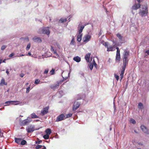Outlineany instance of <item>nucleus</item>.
I'll use <instances>...</instances> for the list:
<instances>
[{"mask_svg": "<svg viewBox=\"0 0 149 149\" xmlns=\"http://www.w3.org/2000/svg\"><path fill=\"white\" fill-rule=\"evenodd\" d=\"M141 5L140 3H136L132 6V9L133 10H137L140 7Z\"/></svg>", "mask_w": 149, "mask_h": 149, "instance_id": "obj_14", "label": "nucleus"}, {"mask_svg": "<svg viewBox=\"0 0 149 149\" xmlns=\"http://www.w3.org/2000/svg\"><path fill=\"white\" fill-rule=\"evenodd\" d=\"M53 53L55 54H56L57 56H58L59 55L57 53L56 50H55V51H54V52H53Z\"/></svg>", "mask_w": 149, "mask_h": 149, "instance_id": "obj_45", "label": "nucleus"}, {"mask_svg": "<svg viewBox=\"0 0 149 149\" xmlns=\"http://www.w3.org/2000/svg\"><path fill=\"white\" fill-rule=\"evenodd\" d=\"M141 128L143 131L146 134H149V130L144 125H142L141 126Z\"/></svg>", "mask_w": 149, "mask_h": 149, "instance_id": "obj_10", "label": "nucleus"}, {"mask_svg": "<svg viewBox=\"0 0 149 149\" xmlns=\"http://www.w3.org/2000/svg\"><path fill=\"white\" fill-rule=\"evenodd\" d=\"M45 132L47 134L50 135L52 133L51 130L49 128L45 130Z\"/></svg>", "mask_w": 149, "mask_h": 149, "instance_id": "obj_24", "label": "nucleus"}, {"mask_svg": "<svg viewBox=\"0 0 149 149\" xmlns=\"http://www.w3.org/2000/svg\"><path fill=\"white\" fill-rule=\"evenodd\" d=\"M31 118H37L38 117L34 113H32L31 115Z\"/></svg>", "mask_w": 149, "mask_h": 149, "instance_id": "obj_27", "label": "nucleus"}, {"mask_svg": "<svg viewBox=\"0 0 149 149\" xmlns=\"http://www.w3.org/2000/svg\"><path fill=\"white\" fill-rule=\"evenodd\" d=\"M1 130L0 129V133H1Z\"/></svg>", "mask_w": 149, "mask_h": 149, "instance_id": "obj_61", "label": "nucleus"}, {"mask_svg": "<svg viewBox=\"0 0 149 149\" xmlns=\"http://www.w3.org/2000/svg\"><path fill=\"white\" fill-rule=\"evenodd\" d=\"M91 36L88 34H87L83 38L84 42H86L88 41L91 38Z\"/></svg>", "mask_w": 149, "mask_h": 149, "instance_id": "obj_11", "label": "nucleus"}, {"mask_svg": "<svg viewBox=\"0 0 149 149\" xmlns=\"http://www.w3.org/2000/svg\"><path fill=\"white\" fill-rule=\"evenodd\" d=\"M75 42L74 40V37L73 36L72 37V39L71 42H70V44L71 45H74Z\"/></svg>", "mask_w": 149, "mask_h": 149, "instance_id": "obj_30", "label": "nucleus"}, {"mask_svg": "<svg viewBox=\"0 0 149 149\" xmlns=\"http://www.w3.org/2000/svg\"><path fill=\"white\" fill-rule=\"evenodd\" d=\"M42 141L40 140V141H36V143H38V144H40V143H41L42 142Z\"/></svg>", "mask_w": 149, "mask_h": 149, "instance_id": "obj_48", "label": "nucleus"}, {"mask_svg": "<svg viewBox=\"0 0 149 149\" xmlns=\"http://www.w3.org/2000/svg\"><path fill=\"white\" fill-rule=\"evenodd\" d=\"M130 122L133 124H135L136 123V121L134 120L133 119H130Z\"/></svg>", "mask_w": 149, "mask_h": 149, "instance_id": "obj_35", "label": "nucleus"}, {"mask_svg": "<svg viewBox=\"0 0 149 149\" xmlns=\"http://www.w3.org/2000/svg\"><path fill=\"white\" fill-rule=\"evenodd\" d=\"M138 108L139 109H143L144 108L143 106V104L141 102H139L138 103Z\"/></svg>", "mask_w": 149, "mask_h": 149, "instance_id": "obj_23", "label": "nucleus"}, {"mask_svg": "<svg viewBox=\"0 0 149 149\" xmlns=\"http://www.w3.org/2000/svg\"><path fill=\"white\" fill-rule=\"evenodd\" d=\"M91 55L90 53H88L85 56V58L86 60L87 61L89 62V58Z\"/></svg>", "mask_w": 149, "mask_h": 149, "instance_id": "obj_19", "label": "nucleus"}, {"mask_svg": "<svg viewBox=\"0 0 149 149\" xmlns=\"http://www.w3.org/2000/svg\"><path fill=\"white\" fill-rule=\"evenodd\" d=\"M14 55V53H12L10 54L9 55V57H13Z\"/></svg>", "mask_w": 149, "mask_h": 149, "instance_id": "obj_46", "label": "nucleus"}, {"mask_svg": "<svg viewBox=\"0 0 149 149\" xmlns=\"http://www.w3.org/2000/svg\"><path fill=\"white\" fill-rule=\"evenodd\" d=\"M6 60L5 59L3 61V63H5V61H6Z\"/></svg>", "mask_w": 149, "mask_h": 149, "instance_id": "obj_56", "label": "nucleus"}, {"mask_svg": "<svg viewBox=\"0 0 149 149\" xmlns=\"http://www.w3.org/2000/svg\"><path fill=\"white\" fill-rule=\"evenodd\" d=\"M142 10H140L139 14L142 17H145L147 15L148 13V9L147 5H144L143 6Z\"/></svg>", "mask_w": 149, "mask_h": 149, "instance_id": "obj_1", "label": "nucleus"}, {"mask_svg": "<svg viewBox=\"0 0 149 149\" xmlns=\"http://www.w3.org/2000/svg\"><path fill=\"white\" fill-rule=\"evenodd\" d=\"M2 62V60H0V64H1Z\"/></svg>", "mask_w": 149, "mask_h": 149, "instance_id": "obj_54", "label": "nucleus"}, {"mask_svg": "<svg viewBox=\"0 0 149 149\" xmlns=\"http://www.w3.org/2000/svg\"><path fill=\"white\" fill-rule=\"evenodd\" d=\"M26 130L28 133L32 132L34 130V126L31 125L28 126Z\"/></svg>", "mask_w": 149, "mask_h": 149, "instance_id": "obj_7", "label": "nucleus"}, {"mask_svg": "<svg viewBox=\"0 0 149 149\" xmlns=\"http://www.w3.org/2000/svg\"><path fill=\"white\" fill-rule=\"evenodd\" d=\"M129 61L128 59L123 58V66L122 67V69H125L128 64V62Z\"/></svg>", "mask_w": 149, "mask_h": 149, "instance_id": "obj_8", "label": "nucleus"}, {"mask_svg": "<svg viewBox=\"0 0 149 149\" xmlns=\"http://www.w3.org/2000/svg\"><path fill=\"white\" fill-rule=\"evenodd\" d=\"M115 45H113V46H109L108 47V49H107V51H113L115 50Z\"/></svg>", "mask_w": 149, "mask_h": 149, "instance_id": "obj_17", "label": "nucleus"}, {"mask_svg": "<svg viewBox=\"0 0 149 149\" xmlns=\"http://www.w3.org/2000/svg\"><path fill=\"white\" fill-rule=\"evenodd\" d=\"M19 102V101H9L6 102H5V104H7L8 105H9L10 104H14L15 105H17L18 104H19V103L13 104V103L17 102Z\"/></svg>", "mask_w": 149, "mask_h": 149, "instance_id": "obj_12", "label": "nucleus"}, {"mask_svg": "<svg viewBox=\"0 0 149 149\" xmlns=\"http://www.w3.org/2000/svg\"><path fill=\"white\" fill-rule=\"evenodd\" d=\"M73 60L77 62H80L81 61L80 58L78 56H76V57H74Z\"/></svg>", "mask_w": 149, "mask_h": 149, "instance_id": "obj_22", "label": "nucleus"}, {"mask_svg": "<svg viewBox=\"0 0 149 149\" xmlns=\"http://www.w3.org/2000/svg\"><path fill=\"white\" fill-rule=\"evenodd\" d=\"M26 143V141L25 140H23L21 141V144L22 145H24Z\"/></svg>", "mask_w": 149, "mask_h": 149, "instance_id": "obj_32", "label": "nucleus"}, {"mask_svg": "<svg viewBox=\"0 0 149 149\" xmlns=\"http://www.w3.org/2000/svg\"><path fill=\"white\" fill-rule=\"evenodd\" d=\"M130 53L129 52L125 51V53L123 54V58L124 59H128V57L129 56Z\"/></svg>", "mask_w": 149, "mask_h": 149, "instance_id": "obj_15", "label": "nucleus"}, {"mask_svg": "<svg viewBox=\"0 0 149 149\" xmlns=\"http://www.w3.org/2000/svg\"><path fill=\"white\" fill-rule=\"evenodd\" d=\"M40 82V81L38 79H36L35 80V84H39Z\"/></svg>", "mask_w": 149, "mask_h": 149, "instance_id": "obj_34", "label": "nucleus"}, {"mask_svg": "<svg viewBox=\"0 0 149 149\" xmlns=\"http://www.w3.org/2000/svg\"><path fill=\"white\" fill-rule=\"evenodd\" d=\"M93 65L92 64H91L89 65V68L91 70H92L93 69Z\"/></svg>", "mask_w": 149, "mask_h": 149, "instance_id": "obj_44", "label": "nucleus"}, {"mask_svg": "<svg viewBox=\"0 0 149 149\" xmlns=\"http://www.w3.org/2000/svg\"><path fill=\"white\" fill-rule=\"evenodd\" d=\"M82 34H80L77 35V40L79 42H80L82 39Z\"/></svg>", "mask_w": 149, "mask_h": 149, "instance_id": "obj_20", "label": "nucleus"}, {"mask_svg": "<svg viewBox=\"0 0 149 149\" xmlns=\"http://www.w3.org/2000/svg\"><path fill=\"white\" fill-rule=\"evenodd\" d=\"M49 108V106L46 107L44 108L43 110L41 111V115L44 116L45 114L47 113L48 112Z\"/></svg>", "mask_w": 149, "mask_h": 149, "instance_id": "obj_6", "label": "nucleus"}, {"mask_svg": "<svg viewBox=\"0 0 149 149\" xmlns=\"http://www.w3.org/2000/svg\"><path fill=\"white\" fill-rule=\"evenodd\" d=\"M114 76L116 80L118 81L119 79V76L116 74H115Z\"/></svg>", "mask_w": 149, "mask_h": 149, "instance_id": "obj_42", "label": "nucleus"}, {"mask_svg": "<svg viewBox=\"0 0 149 149\" xmlns=\"http://www.w3.org/2000/svg\"><path fill=\"white\" fill-rule=\"evenodd\" d=\"M24 56V55L23 54H21L20 55V56Z\"/></svg>", "mask_w": 149, "mask_h": 149, "instance_id": "obj_55", "label": "nucleus"}, {"mask_svg": "<svg viewBox=\"0 0 149 149\" xmlns=\"http://www.w3.org/2000/svg\"><path fill=\"white\" fill-rule=\"evenodd\" d=\"M66 116H65V119L67 118H69L71 117L72 115V114L70 113L66 115Z\"/></svg>", "mask_w": 149, "mask_h": 149, "instance_id": "obj_36", "label": "nucleus"}, {"mask_svg": "<svg viewBox=\"0 0 149 149\" xmlns=\"http://www.w3.org/2000/svg\"><path fill=\"white\" fill-rule=\"evenodd\" d=\"M116 62H119L120 60V50L118 47H116Z\"/></svg>", "mask_w": 149, "mask_h": 149, "instance_id": "obj_4", "label": "nucleus"}, {"mask_svg": "<svg viewBox=\"0 0 149 149\" xmlns=\"http://www.w3.org/2000/svg\"><path fill=\"white\" fill-rule=\"evenodd\" d=\"M29 55V56H31V52H28V54L27 55Z\"/></svg>", "mask_w": 149, "mask_h": 149, "instance_id": "obj_51", "label": "nucleus"}, {"mask_svg": "<svg viewBox=\"0 0 149 149\" xmlns=\"http://www.w3.org/2000/svg\"><path fill=\"white\" fill-rule=\"evenodd\" d=\"M42 149H46V147L44 146H42Z\"/></svg>", "mask_w": 149, "mask_h": 149, "instance_id": "obj_52", "label": "nucleus"}, {"mask_svg": "<svg viewBox=\"0 0 149 149\" xmlns=\"http://www.w3.org/2000/svg\"><path fill=\"white\" fill-rule=\"evenodd\" d=\"M125 69H122V70L121 72V74L120 75V80H121L123 78V74L124 73V71H125Z\"/></svg>", "mask_w": 149, "mask_h": 149, "instance_id": "obj_21", "label": "nucleus"}, {"mask_svg": "<svg viewBox=\"0 0 149 149\" xmlns=\"http://www.w3.org/2000/svg\"><path fill=\"white\" fill-rule=\"evenodd\" d=\"M63 81V80L60 81L59 82L58 81L55 84L52 85L50 87L52 89L55 90L58 88L59 86V84L62 83Z\"/></svg>", "mask_w": 149, "mask_h": 149, "instance_id": "obj_5", "label": "nucleus"}, {"mask_svg": "<svg viewBox=\"0 0 149 149\" xmlns=\"http://www.w3.org/2000/svg\"><path fill=\"white\" fill-rule=\"evenodd\" d=\"M104 46L105 47H107V49H108V47H109L108 46V44L107 42H105L104 43Z\"/></svg>", "mask_w": 149, "mask_h": 149, "instance_id": "obj_43", "label": "nucleus"}, {"mask_svg": "<svg viewBox=\"0 0 149 149\" xmlns=\"http://www.w3.org/2000/svg\"><path fill=\"white\" fill-rule=\"evenodd\" d=\"M20 76L21 77H23L24 76V75L23 74H21V75H20Z\"/></svg>", "mask_w": 149, "mask_h": 149, "instance_id": "obj_53", "label": "nucleus"}, {"mask_svg": "<svg viewBox=\"0 0 149 149\" xmlns=\"http://www.w3.org/2000/svg\"><path fill=\"white\" fill-rule=\"evenodd\" d=\"M145 53H147L148 55H149V50H146L145 52Z\"/></svg>", "mask_w": 149, "mask_h": 149, "instance_id": "obj_49", "label": "nucleus"}, {"mask_svg": "<svg viewBox=\"0 0 149 149\" xmlns=\"http://www.w3.org/2000/svg\"><path fill=\"white\" fill-rule=\"evenodd\" d=\"M116 36L120 40H122L123 37L121 34L118 33L116 34Z\"/></svg>", "mask_w": 149, "mask_h": 149, "instance_id": "obj_25", "label": "nucleus"}, {"mask_svg": "<svg viewBox=\"0 0 149 149\" xmlns=\"http://www.w3.org/2000/svg\"><path fill=\"white\" fill-rule=\"evenodd\" d=\"M38 33L40 34H45L47 35L49 34L50 32L47 27L40 28L38 31Z\"/></svg>", "mask_w": 149, "mask_h": 149, "instance_id": "obj_2", "label": "nucleus"}, {"mask_svg": "<svg viewBox=\"0 0 149 149\" xmlns=\"http://www.w3.org/2000/svg\"><path fill=\"white\" fill-rule=\"evenodd\" d=\"M31 120L30 118H28L25 120L20 121L19 124L22 126H24L29 124Z\"/></svg>", "mask_w": 149, "mask_h": 149, "instance_id": "obj_3", "label": "nucleus"}, {"mask_svg": "<svg viewBox=\"0 0 149 149\" xmlns=\"http://www.w3.org/2000/svg\"><path fill=\"white\" fill-rule=\"evenodd\" d=\"M94 64H95V65H97L96 64V63L95 62H94Z\"/></svg>", "mask_w": 149, "mask_h": 149, "instance_id": "obj_58", "label": "nucleus"}, {"mask_svg": "<svg viewBox=\"0 0 149 149\" xmlns=\"http://www.w3.org/2000/svg\"><path fill=\"white\" fill-rule=\"evenodd\" d=\"M33 40L36 42H42V40L40 38L35 37L33 38Z\"/></svg>", "mask_w": 149, "mask_h": 149, "instance_id": "obj_16", "label": "nucleus"}, {"mask_svg": "<svg viewBox=\"0 0 149 149\" xmlns=\"http://www.w3.org/2000/svg\"><path fill=\"white\" fill-rule=\"evenodd\" d=\"M65 119V116L63 114H62L58 116L56 119V121L58 122Z\"/></svg>", "mask_w": 149, "mask_h": 149, "instance_id": "obj_9", "label": "nucleus"}, {"mask_svg": "<svg viewBox=\"0 0 149 149\" xmlns=\"http://www.w3.org/2000/svg\"><path fill=\"white\" fill-rule=\"evenodd\" d=\"M54 69H52V70L50 71V72L51 73V75L54 74Z\"/></svg>", "mask_w": 149, "mask_h": 149, "instance_id": "obj_40", "label": "nucleus"}, {"mask_svg": "<svg viewBox=\"0 0 149 149\" xmlns=\"http://www.w3.org/2000/svg\"><path fill=\"white\" fill-rule=\"evenodd\" d=\"M31 47V44L30 43H29L27 46V47L26 48V50L27 51L29 50L30 49Z\"/></svg>", "mask_w": 149, "mask_h": 149, "instance_id": "obj_33", "label": "nucleus"}, {"mask_svg": "<svg viewBox=\"0 0 149 149\" xmlns=\"http://www.w3.org/2000/svg\"><path fill=\"white\" fill-rule=\"evenodd\" d=\"M134 132L136 133H137V132L135 130H134Z\"/></svg>", "mask_w": 149, "mask_h": 149, "instance_id": "obj_60", "label": "nucleus"}, {"mask_svg": "<svg viewBox=\"0 0 149 149\" xmlns=\"http://www.w3.org/2000/svg\"><path fill=\"white\" fill-rule=\"evenodd\" d=\"M67 21V19L66 18H64L63 19L62 18H61L59 21V22L60 23H62L64 22H65Z\"/></svg>", "mask_w": 149, "mask_h": 149, "instance_id": "obj_26", "label": "nucleus"}, {"mask_svg": "<svg viewBox=\"0 0 149 149\" xmlns=\"http://www.w3.org/2000/svg\"><path fill=\"white\" fill-rule=\"evenodd\" d=\"M6 72L7 73L8 75L9 74V71L8 70H6Z\"/></svg>", "mask_w": 149, "mask_h": 149, "instance_id": "obj_50", "label": "nucleus"}, {"mask_svg": "<svg viewBox=\"0 0 149 149\" xmlns=\"http://www.w3.org/2000/svg\"><path fill=\"white\" fill-rule=\"evenodd\" d=\"M6 47V46L5 45H3L1 47V49L3 50H4Z\"/></svg>", "mask_w": 149, "mask_h": 149, "instance_id": "obj_41", "label": "nucleus"}, {"mask_svg": "<svg viewBox=\"0 0 149 149\" xmlns=\"http://www.w3.org/2000/svg\"><path fill=\"white\" fill-rule=\"evenodd\" d=\"M110 130H111V127H110Z\"/></svg>", "mask_w": 149, "mask_h": 149, "instance_id": "obj_59", "label": "nucleus"}, {"mask_svg": "<svg viewBox=\"0 0 149 149\" xmlns=\"http://www.w3.org/2000/svg\"><path fill=\"white\" fill-rule=\"evenodd\" d=\"M80 105V104L78 102L74 103V106L73 107V111H75L79 107Z\"/></svg>", "mask_w": 149, "mask_h": 149, "instance_id": "obj_13", "label": "nucleus"}, {"mask_svg": "<svg viewBox=\"0 0 149 149\" xmlns=\"http://www.w3.org/2000/svg\"><path fill=\"white\" fill-rule=\"evenodd\" d=\"M49 70L48 69H46L45 70L44 72V74H47L48 73V72L49 71Z\"/></svg>", "mask_w": 149, "mask_h": 149, "instance_id": "obj_39", "label": "nucleus"}, {"mask_svg": "<svg viewBox=\"0 0 149 149\" xmlns=\"http://www.w3.org/2000/svg\"><path fill=\"white\" fill-rule=\"evenodd\" d=\"M43 137L45 139H47L49 138V135L48 134H46L43 136Z\"/></svg>", "mask_w": 149, "mask_h": 149, "instance_id": "obj_31", "label": "nucleus"}, {"mask_svg": "<svg viewBox=\"0 0 149 149\" xmlns=\"http://www.w3.org/2000/svg\"><path fill=\"white\" fill-rule=\"evenodd\" d=\"M22 139L19 138H15V142L18 144H20Z\"/></svg>", "mask_w": 149, "mask_h": 149, "instance_id": "obj_18", "label": "nucleus"}, {"mask_svg": "<svg viewBox=\"0 0 149 149\" xmlns=\"http://www.w3.org/2000/svg\"><path fill=\"white\" fill-rule=\"evenodd\" d=\"M30 86L29 87H28L27 88H26V93H28L29 92V90H30Z\"/></svg>", "mask_w": 149, "mask_h": 149, "instance_id": "obj_38", "label": "nucleus"}, {"mask_svg": "<svg viewBox=\"0 0 149 149\" xmlns=\"http://www.w3.org/2000/svg\"><path fill=\"white\" fill-rule=\"evenodd\" d=\"M42 145H38L36 146V149H39L42 148Z\"/></svg>", "mask_w": 149, "mask_h": 149, "instance_id": "obj_37", "label": "nucleus"}, {"mask_svg": "<svg viewBox=\"0 0 149 149\" xmlns=\"http://www.w3.org/2000/svg\"><path fill=\"white\" fill-rule=\"evenodd\" d=\"M5 81L4 79H2L1 80L0 85L1 86H3V84L6 85L7 84V83L5 84Z\"/></svg>", "mask_w": 149, "mask_h": 149, "instance_id": "obj_29", "label": "nucleus"}, {"mask_svg": "<svg viewBox=\"0 0 149 149\" xmlns=\"http://www.w3.org/2000/svg\"><path fill=\"white\" fill-rule=\"evenodd\" d=\"M51 50L52 52H54V51H55V50L53 48V47L52 46H51Z\"/></svg>", "mask_w": 149, "mask_h": 149, "instance_id": "obj_47", "label": "nucleus"}, {"mask_svg": "<svg viewBox=\"0 0 149 149\" xmlns=\"http://www.w3.org/2000/svg\"><path fill=\"white\" fill-rule=\"evenodd\" d=\"M26 85H27L29 84V83H27L26 84Z\"/></svg>", "mask_w": 149, "mask_h": 149, "instance_id": "obj_57", "label": "nucleus"}, {"mask_svg": "<svg viewBox=\"0 0 149 149\" xmlns=\"http://www.w3.org/2000/svg\"><path fill=\"white\" fill-rule=\"evenodd\" d=\"M84 26H81L80 29H79V34H81V33L82 32V31L84 28Z\"/></svg>", "mask_w": 149, "mask_h": 149, "instance_id": "obj_28", "label": "nucleus"}]
</instances>
